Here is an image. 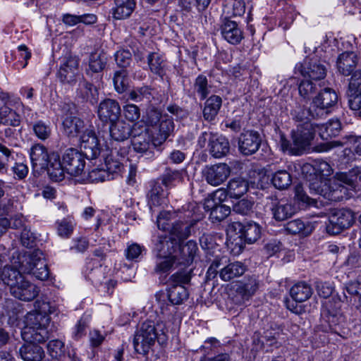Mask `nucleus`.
I'll use <instances>...</instances> for the list:
<instances>
[{
    "mask_svg": "<svg viewBox=\"0 0 361 361\" xmlns=\"http://www.w3.org/2000/svg\"><path fill=\"white\" fill-rule=\"evenodd\" d=\"M295 104L290 114L299 123L296 130L292 132V142L282 136L281 147L283 151L289 154L301 155L309 149L316 131L314 126L310 122V118H317L312 111V104L309 109Z\"/></svg>",
    "mask_w": 361,
    "mask_h": 361,
    "instance_id": "1",
    "label": "nucleus"
},
{
    "mask_svg": "<svg viewBox=\"0 0 361 361\" xmlns=\"http://www.w3.org/2000/svg\"><path fill=\"white\" fill-rule=\"evenodd\" d=\"M164 327V324L159 321L147 319L142 323L133 339L135 351L140 354H147L156 341L164 343L166 340Z\"/></svg>",
    "mask_w": 361,
    "mask_h": 361,
    "instance_id": "2",
    "label": "nucleus"
},
{
    "mask_svg": "<svg viewBox=\"0 0 361 361\" xmlns=\"http://www.w3.org/2000/svg\"><path fill=\"white\" fill-rule=\"evenodd\" d=\"M50 317L40 312H29L25 316V326L21 332L25 341H37L43 343L49 338L47 327Z\"/></svg>",
    "mask_w": 361,
    "mask_h": 361,
    "instance_id": "3",
    "label": "nucleus"
},
{
    "mask_svg": "<svg viewBox=\"0 0 361 361\" xmlns=\"http://www.w3.org/2000/svg\"><path fill=\"white\" fill-rule=\"evenodd\" d=\"M226 199L224 189H218L205 199L204 208L209 212V219L213 223H219L224 220L230 214L231 208L223 202Z\"/></svg>",
    "mask_w": 361,
    "mask_h": 361,
    "instance_id": "4",
    "label": "nucleus"
},
{
    "mask_svg": "<svg viewBox=\"0 0 361 361\" xmlns=\"http://www.w3.org/2000/svg\"><path fill=\"white\" fill-rule=\"evenodd\" d=\"M172 216L170 212H160L157 220V226L161 230L169 231V237L175 238L180 242L190 235L192 224L186 221H175L171 226L169 221L172 219Z\"/></svg>",
    "mask_w": 361,
    "mask_h": 361,
    "instance_id": "5",
    "label": "nucleus"
},
{
    "mask_svg": "<svg viewBox=\"0 0 361 361\" xmlns=\"http://www.w3.org/2000/svg\"><path fill=\"white\" fill-rule=\"evenodd\" d=\"M338 102V94L334 90L325 87L319 92L312 102V111L317 118H323L329 114L331 109Z\"/></svg>",
    "mask_w": 361,
    "mask_h": 361,
    "instance_id": "6",
    "label": "nucleus"
},
{
    "mask_svg": "<svg viewBox=\"0 0 361 361\" xmlns=\"http://www.w3.org/2000/svg\"><path fill=\"white\" fill-rule=\"evenodd\" d=\"M232 228L240 233V243H235L234 247H231L235 255L240 254L244 249L242 240L249 244L256 242L260 237L261 229L259 226L255 222H247L245 224L240 222H233Z\"/></svg>",
    "mask_w": 361,
    "mask_h": 361,
    "instance_id": "7",
    "label": "nucleus"
},
{
    "mask_svg": "<svg viewBox=\"0 0 361 361\" xmlns=\"http://www.w3.org/2000/svg\"><path fill=\"white\" fill-rule=\"evenodd\" d=\"M329 221V224L326 226L327 232L336 235L353 225L355 221L354 214L350 209H337L331 214Z\"/></svg>",
    "mask_w": 361,
    "mask_h": 361,
    "instance_id": "8",
    "label": "nucleus"
},
{
    "mask_svg": "<svg viewBox=\"0 0 361 361\" xmlns=\"http://www.w3.org/2000/svg\"><path fill=\"white\" fill-rule=\"evenodd\" d=\"M261 143L262 138L257 131L246 130L238 137V150L245 156L252 155L258 151Z\"/></svg>",
    "mask_w": 361,
    "mask_h": 361,
    "instance_id": "9",
    "label": "nucleus"
},
{
    "mask_svg": "<svg viewBox=\"0 0 361 361\" xmlns=\"http://www.w3.org/2000/svg\"><path fill=\"white\" fill-rule=\"evenodd\" d=\"M84 156L73 148L66 150L63 155V161L68 173L74 176L82 173L85 165Z\"/></svg>",
    "mask_w": 361,
    "mask_h": 361,
    "instance_id": "10",
    "label": "nucleus"
},
{
    "mask_svg": "<svg viewBox=\"0 0 361 361\" xmlns=\"http://www.w3.org/2000/svg\"><path fill=\"white\" fill-rule=\"evenodd\" d=\"M121 106L119 103L113 99H104L97 108V116L103 123H113L118 121L121 116Z\"/></svg>",
    "mask_w": 361,
    "mask_h": 361,
    "instance_id": "11",
    "label": "nucleus"
},
{
    "mask_svg": "<svg viewBox=\"0 0 361 361\" xmlns=\"http://www.w3.org/2000/svg\"><path fill=\"white\" fill-rule=\"evenodd\" d=\"M230 173V167L226 164H218L207 166L202 171V176L208 184L218 186L228 178Z\"/></svg>",
    "mask_w": 361,
    "mask_h": 361,
    "instance_id": "12",
    "label": "nucleus"
},
{
    "mask_svg": "<svg viewBox=\"0 0 361 361\" xmlns=\"http://www.w3.org/2000/svg\"><path fill=\"white\" fill-rule=\"evenodd\" d=\"M300 73L312 80L324 79L326 75V68L317 59H307L302 63L296 66Z\"/></svg>",
    "mask_w": 361,
    "mask_h": 361,
    "instance_id": "13",
    "label": "nucleus"
},
{
    "mask_svg": "<svg viewBox=\"0 0 361 361\" xmlns=\"http://www.w3.org/2000/svg\"><path fill=\"white\" fill-rule=\"evenodd\" d=\"M132 145L135 152H147L152 145V139L149 129L146 126L135 125L132 134Z\"/></svg>",
    "mask_w": 361,
    "mask_h": 361,
    "instance_id": "14",
    "label": "nucleus"
},
{
    "mask_svg": "<svg viewBox=\"0 0 361 361\" xmlns=\"http://www.w3.org/2000/svg\"><path fill=\"white\" fill-rule=\"evenodd\" d=\"M80 148L82 154L88 159H94L100 154L99 141L92 130H86L80 135Z\"/></svg>",
    "mask_w": 361,
    "mask_h": 361,
    "instance_id": "15",
    "label": "nucleus"
},
{
    "mask_svg": "<svg viewBox=\"0 0 361 361\" xmlns=\"http://www.w3.org/2000/svg\"><path fill=\"white\" fill-rule=\"evenodd\" d=\"M335 178L342 187L353 191L361 190V166H355L347 172L336 173Z\"/></svg>",
    "mask_w": 361,
    "mask_h": 361,
    "instance_id": "16",
    "label": "nucleus"
},
{
    "mask_svg": "<svg viewBox=\"0 0 361 361\" xmlns=\"http://www.w3.org/2000/svg\"><path fill=\"white\" fill-rule=\"evenodd\" d=\"M39 291L37 286L26 281L25 278L10 290L12 295L23 301L34 300L38 295Z\"/></svg>",
    "mask_w": 361,
    "mask_h": 361,
    "instance_id": "17",
    "label": "nucleus"
},
{
    "mask_svg": "<svg viewBox=\"0 0 361 361\" xmlns=\"http://www.w3.org/2000/svg\"><path fill=\"white\" fill-rule=\"evenodd\" d=\"M221 33L224 39L232 44H239L243 38V32L238 23L228 18H224Z\"/></svg>",
    "mask_w": 361,
    "mask_h": 361,
    "instance_id": "18",
    "label": "nucleus"
},
{
    "mask_svg": "<svg viewBox=\"0 0 361 361\" xmlns=\"http://www.w3.org/2000/svg\"><path fill=\"white\" fill-rule=\"evenodd\" d=\"M345 145H353L355 152L358 155H361V135H345L341 140H334L321 144L317 146V149L319 152H327L333 148L342 147Z\"/></svg>",
    "mask_w": 361,
    "mask_h": 361,
    "instance_id": "19",
    "label": "nucleus"
},
{
    "mask_svg": "<svg viewBox=\"0 0 361 361\" xmlns=\"http://www.w3.org/2000/svg\"><path fill=\"white\" fill-rule=\"evenodd\" d=\"M79 62L75 57L66 59L61 65L58 77L63 83L72 84L76 80Z\"/></svg>",
    "mask_w": 361,
    "mask_h": 361,
    "instance_id": "20",
    "label": "nucleus"
},
{
    "mask_svg": "<svg viewBox=\"0 0 361 361\" xmlns=\"http://www.w3.org/2000/svg\"><path fill=\"white\" fill-rule=\"evenodd\" d=\"M30 156L33 169L39 171L44 170V167L47 166L51 154H49L47 149L44 145L36 144L32 147Z\"/></svg>",
    "mask_w": 361,
    "mask_h": 361,
    "instance_id": "21",
    "label": "nucleus"
},
{
    "mask_svg": "<svg viewBox=\"0 0 361 361\" xmlns=\"http://www.w3.org/2000/svg\"><path fill=\"white\" fill-rule=\"evenodd\" d=\"M357 61V56L353 51H344L339 54L336 61V67L339 73L344 76L353 74Z\"/></svg>",
    "mask_w": 361,
    "mask_h": 361,
    "instance_id": "22",
    "label": "nucleus"
},
{
    "mask_svg": "<svg viewBox=\"0 0 361 361\" xmlns=\"http://www.w3.org/2000/svg\"><path fill=\"white\" fill-rule=\"evenodd\" d=\"M178 247V241L175 238L169 236H159L155 245V256L177 257L175 253Z\"/></svg>",
    "mask_w": 361,
    "mask_h": 361,
    "instance_id": "23",
    "label": "nucleus"
},
{
    "mask_svg": "<svg viewBox=\"0 0 361 361\" xmlns=\"http://www.w3.org/2000/svg\"><path fill=\"white\" fill-rule=\"evenodd\" d=\"M271 210L274 219L277 221H285L296 212L295 207L286 200L273 202Z\"/></svg>",
    "mask_w": 361,
    "mask_h": 361,
    "instance_id": "24",
    "label": "nucleus"
},
{
    "mask_svg": "<svg viewBox=\"0 0 361 361\" xmlns=\"http://www.w3.org/2000/svg\"><path fill=\"white\" fill-rule=\"evenodd\" d=\"M19 348L18 353L24 361H41L44 356L42 348L35 343L37 341H25Z\"/></svg>",
    "mask_w": 361,
    "mask_h": 361,
    "instance_id": "25",
    "label": "nucleus"
},
{
    "mask_svg": "<svg viewBox=\"0 0 361 361\" xmlns=\"http://www.w3.org/2000/svg\"><path fill=\"white\" fill-rule=\"evenodd\" d=\"M98 90L92 84L84 78H82L76 90V96L82 102H90L94 104L98 100Z\"/></svg>",
    "mask_w": 361,
    "mask_h": 361,
    "instance_id": "26",
    "label": "nucleus"
},
{
    "mask_svg": "<svg viewBox=\"0 0 361 361\" xmlns=\"http://www.w3.org/2000/svg\"><path fill=\"white\" fill-rule=\"evenodd\" d=\"M44 170H47L50 179L53 181H61L65 177V166L62 165L57 153H51L49 161L43 171Z\"/></svg>",
    "mask_w": 361,
    "mask_h": 361,
    "instance_id": "27",
    "label": "nucleus"
},
{
    "mask_svg": "<svg viewBox=\"0 0 361 361\" xmlns=\"http://www.w3.org/2000/svg\"><path fill=\"white\" fill-rule=\"evenodd\" d=\"M209 152L214 158L225 157L230 151V143L228 140L222 135L215 134L212 137Z\"/></svg>",
    "mask_w": 361,
    "mask_h": 361,
    "instance_id": "28",
    "label": "nucleus"
},
{
    "mask_svg": "<svg viewBox=\"0 0 361 361\" xmlns=\"http://www.w3.org/2000/svg\"><path fill=\"white\" fill-rule=\"evenodd\" d=\"M147 63L150 71L159 75L162 80H167V63L163 57L158 53L151 52L147 56Z\"/></svg>",
    "mask_w": 361,
    "mask_h": 361,
    "instance_id": "29",
    "label": "nucleus"
},
{
    "mask_svg": "<svg viewBox=\"0 0 361 361\" xmlns=\"http://www.w3.org/2000/svg\"><path fill=\"white\" fill-rule=\"evenodd\" d=\"M133 128L124 121L118 120V121L111 123L109 128L111 137L117 142H123L128 139L133 134Z\"/></svg>",
    "mask_w": 361,
    "mask_h": 361,
    "instance_id": "30",
    "label": "nucleus"
},
{
    "mask_svg": "<svg viewBox=\"0 0 361 361\" xmlns=\"http://www.w3.org/2000/svg\"><path fill=\"white\" fill-rule=\"evenodd\" d=\"M43 252L39 250L27 251L19 257V269L23 273L29 274L35 269L37 262L42 258Z\"/></svg>",
    "mask_w": 361,
    "mask_h": 361,
    "instance_id": "31",
    "label": "nucleus"
},
{
    "mask_svg": "<svg viewBox=\"0 0 361 361\" xmlns=\"http://www.w3.org/2000/svg\"><path fill=\"white\" fill-rule=\"evenodd\" d=\"M63 133L70 138L77 137L83 133L85 123L79 117H65L62 121Z\"/></svg>",
    "mask_w": 361,
    "mask_h": 361,
    "instance_id": "32",
    "label": "nucleus"
},
{
    "mask_svg": "<svg viewBox=\"0 0 361 361\" xmlns=\"http://www.w3.org/2000/svg\"><path fill=\"white\" fill-rule=\"evenodd\" d=\"M222 105V99L218 95H212L204 102L203 117L205 121L212 122L215 120Z\"/></svg>",
    "mask_w": 361,
    "mask_h": 361,
    "instance_id": "33",
    "label": "nucleus"
},
{
    "mask_svg": "<svg viewBox=\"0 0 361 361\" xmlns=\"http://www.w3.org/2000/svg\"><path fill=\"white\" fill-rule=\"evenodd\" d=\"M246 271V266L240 262H231L220 270V278L224 281H229L242 276Z\"/></svg>",
    "mask_w": 361,
    "mask_h": 361,
    "instance_id": "34",
    "label": "nucleus"
},
{
    "mask_svg": "<svg viewBox=\"0 0 361 361\" xmlns=\"http://www.w3.org/2000/svg\"><path fill=\"white\" fill-rule=\"evenodd\" d=\"M155 93L154 89L149 86H142L130 91L128 99L137 103L141 102L145 104H149L151 103L152 99H154Z\"/></svg>",
    "mask_w": 361,
    "mask_h": 361,
    "instance_id": "35",
    "label": "nucleus"
},
{
    "mask_svg": "<svg viewBox=\"0 0 361 361\" xmlns=\"http://www.w3.org/2000/svg\"><path fill=\"white\" fill-rule=\"evenodd\" d=\"M313 293L310 284L305 281L295 283L290 290V295L295 302H302L308 300Z\"/></svg>",
    "mask_w": 361,
    "mask_h": 361,
    "instance_id": "36",
    "label": "nucleus"
},
{
    "mask_svg": "<svg viewBox=\"0 0 361 361\" xmlns=\"http://www.w3.org/2000/svg\"><path fill=\"white\" fill-rule=\"evenodd\" d=\"M248 190V183L246 180L237 178L231 179L225 190L226 197L228 195L231 198H239L243 196Z\"/></svg>",
    "mask_w": 361,
    "mask_h": 361,
    "instance_id": "37",
    "label": "nucleus"
},
{
    "mask_svg": "<svg viewBox=\"0 0 361 361\" xmlns=\"http://www.w3.org/2000/svg\"><path fill=\"white\" fill-rule=\"evenodd\" d=\"M116 7L113 11L114 18L123 19L129 17L135 8V0H114Z\"/></svg>",
    "mask_w": 361,
    "mask_h": 361,
    "instance_id": "38",
    "label": "nucleus"
},
{
    "mask_svg": "<svg viewBox=\"0 0 361 361\" xmlns=\"http://www.w3.org/2000/svg\"><path fill=\"white\" fill-rule=\"evenodd\" d=\"M259 287L258 281L252 276L241 282L236 288V293L243 300H249L257 291Z\"/></svg>",
    "mask_w": 361,
    "mask_h": 361,
    "instance_id": "39",
    "label": "nucleus"
},
{
    "mask_svg": "<svg viewBox=\"0 0 361 361\" xmlns=\"http://www.w3.org/2000/svg\"><path fill=\"white\" fill-rule=\"evenodd\" d=\"M245 12V4L242 0H227L224 6L225 18L241 16Z\"/></svg>",
    "mask_w": 361,
    "mask_h": 361,
    "instance_id": "40",
    "label": "nucleus"
},
{
    "mask_svg": "<svg viewBox=\"0 0 361 361\" xmlns=\"http://www.w3.org/2000/svg\"><path fill=\"white\" fill-rule=\"evenodd\" d=\"M329 326L333 332L342 338H347L350 334L349 328L346 325L345 318L342 316H331L329 319Z\"/></svg>",
    "mask_w": 361,
    "mask_h": 361,
    "instance_id": "41",
    "label": "nucleus"
},
{
    "mask_svg": "<svg viewBox=\"0 0 361 361\" xmlns=\"http://www.w3.org/2000/svg\"><path fill=\"white\" fill-rule=\"evenodd\" d=\"M0 124L12 127L19 126L20 115L11 108L4 106L0 108Z\"/></svg>",
    "mask_w": 361,
    "mask_h": 361,
    "instance_id": "42",
    "label": "nucleus"
},
{
    "mask_svg": "<svg viewBox=\"0 0 361 361\" xmlns=\"http://www.w3.org/2000/svg\"><path fill=\"white\" fill-rule=\"evenodd\" d=\"M179 252L183 261L180 263L184 264H190L196 255L197 245L195 241L190 240L185 245H180L178 242Z\"/></svg>",
    "mask_w": 361,
    "mask_h": 361,
    "instance_id": "43",
    "label": "nucleus"
},
{
    "mask_svg": "<svg viewBox=\"0 0 361 361\" xmlns=\"http://www.w3.org/2000/svg\"><path fill=\"white\" fill-rule=\"evenodd\" d=\"M188 297V290L183 285L173 284L168 290V298L172 305H180Z\"/></svg>",
    "mask_w": 361,
    "mask_h": 361,
    "instance_id": "44",
    "label": "nucleus"
},
{
    "mask_svg": "<svg viewBox=\"0 0 361 361\" xmlns=\"http://www.w3.org/2000/svg\"><path fill=\"white\" fill-rule=\"evenodd\" d=\"M177 257L156 256L154 271L157 274H167L176 264Z\"/></svg>",
    "mask_w": 361,
    "mask_h": 361,
    "instance_id": "45",
    "label": "nucleus"
},
{
    "mask_svg": "<svg viewBox=\"0 0 361 361\" xmlns=\"http://www.w3.org/2000/svg\"><path fill=\"white\" fill-rule=\"evenodd\" d=\"M273 185L279 190L287 189L292 183V176L286 170H279L271 178Z\"/></svg>",
    "mask_w": 361,
    "mask_h": 361,
    "instance_id": "46",
    "label": "nucleus"
},
{
    "mask_svg": "<svg viewBox=\"0 0 361 361\" xmlns=\"http://www.w3.org/2000/svg\"><path fill=\"white\" fill-rule=\"evenodd\" d=\"M128 73L126 69L116 71L114 73L113 82L118 93H123L128 87Z\"/></svg>",
    "mask_w": 361,
    "mask_h": 361,
    "instance_id": "47",
    "label": "nucleus"
},
{
    "mask_svg": "<svg viewBox=\"0 0 361 361\" xmlns=\"http://www.w3.org/2000/svg\"><path fill=\"white\" fill-rule=\"evenodd\" d=\"M107 63V57L103 52L92 53L89 57V68L94 73L104 70Z\"/></svg>",
    "mask_w": 361,
    "mask_h": 361,
    "instance_id": "48",
    "label": "nucleus"
},
{
    "mask_svg": "<svg viewBox=\"0 0 361 361\" xmlns=\"http://www.w3.org/2000/svg\"><path fill=\"white\" fill-rule=\"evenodd\" d=\"M285 229L288 233L293 235H308L311 231L310 228V225L306 224L303 221H302L300 219H296L288 221L285 225Z\"/></svg>",
    "mask_w": 361,
    "mask_h": 361,
    "instance_id": "49",
    "label": "nucleus"
},
{
    "mask_svg": "<svg viewBox=\"0 0 361 361\" xmlns=\"http://www.w3.org/2000/svg\"><path fill=\"white\" fill-rule=\"evenodd\" d=\"M164 191L162 187L157 183L152 185V189L148 193V204L152 208L161 204L164 202Z\"/></svg>",
    "mask_w": 361,
    "mask_h": 361,
    "instance_id": "50",
    "label": "nucleus"
},
{
    "mask_svg": "<svg viewBox=\"0 0 361 361\" xmlns=\"http://www.w3.org/2000/svg\"><path fill=\"white\" fill-rule=\"evenodd\" d=\"M304 169H312L314 175L323 178L330 176L332 173V169L329 164L323 160H318L315 161L314 166L308 165L305 166Z\"/></svg>",
    "mask_w": 361,
    "mask_h": 361,
    "instance_id": "51",
    "label": "nucleus"
},
{
    "mask_svg": "<svg viewBox=\"0 0 361 361\" xmlns=\"http://www.w3.org/2000/svg\"><path fill=\"white\" fill-rule=\"evenodd\" d=\"M158 139L160 142L165 141L173 131L174 124L172 118L164 117L159 123Z\"/></svg>",
    "mask_w": 361,
    "mask_h": 361,
    "instance_id": "52",
    "label": "nucleus"
},
{
    "mask_svg": "<svg viewBox=\"0 0 361 361\" xmlns=\"http://www.w3.org/2000/svg\"><path fill=\"white\" fill-rule=\"evenodd\" d=\"M298 90L300 97L309 100L317 92V87L312 81L303 80L298 85Z\"/></svg>",
    "mask_w": 361,
    "mask_h": 361,
    "instance_id": "53",
    "label": "nucleus"
},
{
    "mask_svg": "<svg viewBox=\"0 0 361 361\" xmlns=\"http://www.w3.org/2000/svg\"><path fill=\"white\" fill-rule=\"evenodd\" d=\"M183 171L166 169L161 176L162 183L165 186H169L176 182H182L183 180Z\"/></svg>",
    "mask_w": 361,
    "mask_h": 361,
    "instance_id": "54",
    "label": "nucleus"
},
{
    "mask_svg": "<svg viewBox=\"0 0 361 361\" xmlns=\"http://www.w3.org/2000/svg\"><path fill=\"white\" fill-rule=\"evenodd\" d=\"M194 88L196 92L200 95L201 99H204L209 93L207 78L204 75H200L195 79Z\"/></svg>",
    "mask_w": 361,
    "mask_h": 361,
    "instance_id": "55",
    "label": "nucleus"
},
{
    "mask_svg": "<svg viewBox=\"0 0 361 361\" xmlns=\"http://www.w3.org/2000/svg\"><path fill=\"white\" fill-rule=\"evenodd\" d=\"M114 59L119 67L126 69L132 63V54L128 49H120L114 54Z\"/></svg>",
    "mask_w": 361,
    "mask_h": 361,
    "instance_id": "56",
    "label": "nucleus"
},
{
    "mask_svg": "<svg viewBox=\"0 0 361 361\" xmlns=\"http://www.w3.org/2000/svg\"><path fill=\"white\" fill-rule=\"evenodd\" d=\"M28 274H32L37 279L41 281L48 279L49 272L43 256L42 258H40L39 260L37 262L35 269Z\"/></svg>",
    "mask_w": 361,
    "mask_h": 361,
    "instance_id": "57",
    "label": "nucleus"
},
{
    "mask_svg": "<svg viewBox=\"0 0 361 361\" xmlns=\"http://www.w3.org/2000/svg\"><path fill=\"white\" fill-rule=\"evenodd\" d=\"M324 131L321 133V136L324 139L328 137L336 136L341 129V124L338 120H332L323 126Z\"/></svg>",
    "mask_w": 361,
    "mask_h": 361,
    "instance_id": "58",
    "label": "nucleus"
},
{
    "mask_svg": "<svg viewBox=\"0 0 361 361\" xmlns=\"http://www.w3.org/2000/svg\"><path fill=\"white\" fill-rule=\"evenodd\" d=\"M348 93L361 94V71L357 70L353 73L346 90Z\"/></svg>",
    "mask_w": 361,
    "mask_h": 361,
    "instance_id": "59",
    "label": "nucleus"
},
{
    "mask_svg": "<svg viewBox=\"0 0 361 361\" xmlns=\"http://www.w3.org/2000/svg\"><path fill=\"white\" fill-rule=\"evenodd\" d=\"M47 349L53 358L59 359L64 355L65 346L59 340L50 341L47 345Z\"/></svg>",
    "mask_w": 361,
    "mask_h": 361,
    "instance_id": "60",
    "label": "nucleus"
},
{
    "mask_svg": "<svg viewBox=\"0 0 361 361\" xmlns=\"http://www.w3.org/2000/svg\"><path fill=\"white\" fill-rule=\"evenodd\" d=\"M306 178V185L308 186L310 190L314 194H322L323 192L322 183L324 178L314 174H310Z\"/></svg>",
    "mask_w": 361,
    "mask_h": 361,
    "instance_id": "61",
    "label": "nucleus"
},
{
    "mask_svg": "<svg viewBox=\"0 0 361 361\" xmlns=\"http://www.w3.org/2000/svg\"><path fill=\"white\" fill-rule=\"evenodd\" d=\"M32 130L35 135L42 140L47 139L51 132L50 127L42 121L35 123L32 126Z\"/></svg>",
    "mask_w": 361,
    "mask_h": 361,
    "instance_id": "62",
    "label": "nucleus"
},
{
    "mask_svg": "<svg viewBox=\"0 0 361 361\" xmlns=\"http://www.w3.org/2000/svg\"><path fill=\"white\" fill-rule=\"evenodd\" d=\"M74 223L71 219H63L58 222V233L63 238H68L73 231Z\"/></svg>",
    "mask_w": 361,
    "mask_h": 361,
    "instance_id": "63",
    "label": "nucleus"
},
{
    "mask_svg": "<svg viewBox=\"0 0 361 361\" xmlns=\"http://www.w3.org/2000/svg\"><path fill=\"white\" fill-rule=\"evenodd\" d=\"M253 202L243 199L233 205V211L241 215H248L252 212Z\"/></svg>",
    "mask_w": 361,
    "mask_h": 361,
    "instance_id": "64",
    "label": "nucleus"
}]
</instances>
